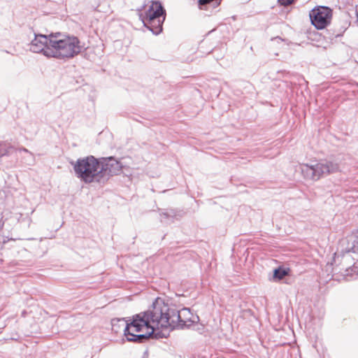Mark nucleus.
Listing matches in <instances>:
<instances>
[{
  "instance_id": "nucleus-17",
  "label": "nucleus",
  "mask_w": 358,
  "mask_h": 358,
  "mask_svg": "<svg viewBox=\"0 0 358 358\" xmlns=\"http://www.w3.org/2000/svg\"><path fill=\"white\" fill-rule=\"evenodd\" d=\"M294 0H278V2L283 6H287L293 3Z\"/></svg>"
},
{
  "instance_id": "nucleus-18",
  "label": "nucleus",
  "mask_w": 358,
  "mask_h": 358,
  "mask_svg": "<svg viewBox=\"0 0 358 358\" xmlns=\"http://www.w3.org/2000/svg\"><path fill=\"white\" fill-rule=\"evenodd\" d=\"M130 331L134 334H136L135 333H138L137 331H134V329H131Z\"/></svg>"
},
{
  "instance_id": "nucleus-11",
  "label": "nucleus",
  "mask_w": 358,
  "mask_h": 358,
  "mask_svg": "<svg viewBox=\"0 0 358 358\" xmlns=\"http://www.w3.org/2000/svg\"><path fill=\"white\" fill-rule=\"evenodd\" d=\"M22 217V214L17 210L13 208H5L1 213V218L0 219V229L3 228L4 224H6L8 227H11L18 223L20 218Z\"/></svg>"
},
{
  "instance_id": "nucleus-5",
  "label": "nucleus",
  "mask_w": 358,
  "mask_h": 358,
  "mask_svg": "<svg viewBox=\"0 0 358 358\" xmlns=\"http://www.w3.org/2000/svg\"><path fill=\"white\" fill-rule=\"evenodd\" d=\"M71 164L73 165L77 177L85 183L102 182L100 159H98L90 155L80 158L76 162H71Z\"/></svg>"
},
{
  "instance_id": "nucleus-13",
  "label": "nucleus",
  "mask_w": 358,
  "mask_h": 358,
  "mask_svg": "<svg viewBox=\"0 0 358 358\" xmlns=\"http://www.w3.org/2000/svg\"><path fill=\"white\" fill-rule=\"evenodd\" d=\"M341 247H344L350 253L358 254V235H352L340 242Z\"/></svg>"
},
{
  "instance_id": "nucleus-9",
  "label": "nucleus",
  "mask_w": 358,
  "mask_h": 358,
  "mask_svg": "<svg viewBox=\"0 0 358 358\" xmlns=\"http://www.w3.org/2000/svg\"><path fill=\"white\" fill-rule=\"evenodd\" d=\"M100 167L102 169V182L107 180L110 176L118 175L122 166L120 161L113 157L100 158Z\"/></svg>"
},
{
  "instance_id": "nucleus-12",
  "label": "nucleus",
  "mask_w": 358,
  "mask_h": 358,
  "mask_svg": "<svg viewBox=\"0 0 358 358\" xmlns=\"http://www.w3.org/2000/svg\"><path fill=\"white\" fill-rule=\"evenodd\" d=\"M0 205H3L6 208H13L15 206V200L10 188L0 190Z\"/></svg>"
},
{
  "instance_id": "nucleus-19",
  "label": "nucleus",
  "mask_w": 358,
  "mask_h": 358,
  "mask_svg": "<svg viewBox=\"0 0 358 358\" xmlns=\"http://www.w3.org/2000/svg\"><path fill=\"white\" fill-rule=\"evenodd\" d=\"M147 354H148V352H145V353H144V356H143V357H144V358L145 357V356H147Z\"/></svg>"
},
{
  "instance_id": "nucleus-1",
  "label": "nucleus",
  "mask_w": 358,
  "mask_h": 358,
  "mask_svg": "<svg viewBox=\"0 0 358 358\" xmlns=\"http://www.w3.org/2000/svg\"><path fill=\"white\" fill-rule=\"evenodd\" d=\"M192 317V314L189 308H183L178 310L176 306L166 303L159 298L155 300L150 308V323L154 332L157 330L189 327L194 322Z\"/></svg>"
},
{
  "instance_id": "nucleus-3",
  "label": "nucleus",
  "mask_w": 358,
  "mask_h": 358,
  "mask_svg": "<svg viewBox=\"0 0 358 358\" xmlns=\"http://www.w3.org/2000/svg\"><path fill=\"white\" fill-rule=\"evenodd\" d=\"M50 48L46 51L48 57L68 59L78 55L82 50L80 40L74 36L60 32L50 34Z\"/></svg>"
},
{
  "instance_id": "nucleus-8",
  "label": "nucleus",
  "mask_w": 358,
  "mask_h": 358,
  "mask_svg": "<svg viewBox=\"0 0 358 358\" xmlns=\"http://www.w3.org/2000/svg\"><path fill=\"white\" fill-rule=\"evenodd\" d=\"M309 16L312 24L317 29H322L330 23L332 10L329 7L320 6L313 8Z\"/></svg>"
},
{
  "instance_id": "nucleus-14",
  "label": "nucleus",
  "mask_w": 358,
  "mask_h": 358,
  "mask_svg": "<svg viewBox=\"0 0 358 358\" xmlns=\"http://www.w3.org/2000/svg\"><path fill=\"white\" fill-rule=\"evenodd\" d=\"M221 1L222 0H198L197 3L200 10H208L210 8H217Z\"/></svg>"
},
{
  "instance_id": "nucleus-7",
  "label": "nucleus",
  "mask_w": 358,
  "mask_h": 358,
  "mask_svg": "<svg viewBox=\"0 0 358 358\" xmlns=\"http://www.w3.org/2000/svg\"><path fill=\"white\" fill-rule=\"evenodd\" d=\"M166 10L159 1H151L148 10L145 13V17L143 22L150 31L157 35L162 31V24L165 20Z\"/></svg>"
},
{
  "instance_id": "nucleus-20",
  "label": "nucleus",
  "mask_w": 358,
  "mask_h": 358,
  "mask_svg": "<svg viewBox=\"0 0 358 358\" xmlns=\"http://www.w3.org/2000/svg\"><path fill=\"white\" fill-rule=\"evenodd\" d=\"M275 40H281L280 38H275Z\"/></svg>"
},
{
  "instance_id": "nucleus-16",
  "label": "nucleus",
  "mask_w": 358,
  "mask_h": 358,
  "mask_svg": "<svg viewBox=\"0 0 358 358\" xmlns=\"http://www.w3.org/2000/svg\"><path fill=\"white\" fill-rule=\"evenodd\" d=\"M287 275V271L285 268L279 267L273 271V278L277 280H282Z\"/></svg>"
},
{
  "instance_id": "nucleus-4",
  "label": "nucleus",
  "mask_w": 358,
  "mask_h": 358,
  "mask_svg": "<svg viewBox=\"0 0 358 358\" xmlns=\"http://www.w3.org/2000/svg\"><path fill=\"white\" fill-rule=\"evenodd\" d=\"M331 269L332 277L340 274L343 278H353L358 275V262H355L349 250L340 245L335 252L333 261L330 265L327 266V270Z\"/></svg>"
},
{
  "instance_id": "nucleus-15",
  "label": "nucleus",
  "mask_w": 358,
  "mask_h": 358,
  "mask_svg": "<svg viewBox=\"0 0 358 358\" xmlns=\"http://www.w3.org/2000/svg\"><path fill=\"white\" fill-rule=\"evenodd\" d=\"M13 152V148H12L8 143L5 142H0V157L8 156Z\"/></svg>"
},
{
  "instance_id": "nucleus-6",
  "label": "nucleus",
  "mask_w": 358,
  "mask_h": 358,
  "mask_svg": "<svg viewBox=\"0 0 358 358\" xmlns=\"http://www.w3.org/2000/svg\"><path fill=\"white\" fill-rule=\"evenodd\" d=\"M300 170L305 178L317 180L322 176L340 171L341 169L338 159H329L313 165L303 164Z\"/></svg>"
},
{
  "instance_id": "nucleus-2",
  "label": "nucleus",
  "mask_w": 358,
  "mask_h": 358,
  "mask_svg": "<svg viewBox=\"0 0 358 358\" xmlns=\"http://www.w3.org/2000/svg\"><path fill=\"white\" fill-rule=\"evenodd\" d=\"M150 308L133 316V320L128 323L124 318H115L111 320L112 331L116 334L124 331V335L129 342L143 343L153 334Z\"/></svg>"
},
{
  "instance_id": "nucleus-21",
  "label": "nucleus",
  "mask_w": 358,
  "mask_h": 358,
  "mask_svg": "<svg viewBox=\"0 0 358 358\" xmlns=\"http://www.w3.org/2000/svg\"><path fill=\"white\" fill-rule=\"evenodd\" d=\"M357 262H358V260H357Z\"/></svg>"
},
{
  "instance_id": "nucleus-10",
  "label": "nucleus",
  "mask_w": 358,
  "mask_h": 358,
  "mask_svg": "<svg viewBox=\"0 0 358 358\" xmlns=\"http://www.w3.org/2000/svg\"><path fill=\"white\" fill-rule=\"evenodd\" d=\"M50 34H35L34 38L30 43V50L36 53H43L48 57L46 51L50 48Z\"/></svg>"
}]
</instances>
